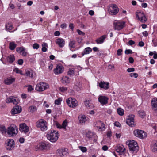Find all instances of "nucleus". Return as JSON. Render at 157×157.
Returning <instances> with one entry per match:
<instances>
[{"label":"nucleus","instance_id":"f257e3e1","mask_svg":"<svg viewBox=\"0 0 157 157\" xmlns=\"http://www.w3.org/2000/svg\"><path fill=\"white\" fill-rule=\"evenodd\" d=\"M59 136V134L57 131L53 130L50 132H48L47 135V137L50 141L54 142L58 140Z\"/></svg>","mask_w":157,"mask_h":157},{"label":"nucleus","instance_id":"f03ea898","mask_svg":"<svg viewBox=\"0 0 157 157\" xmlns=\"http://www.w3.org/2000/svg\"><path fill=\"white\" fill-rule=\"evenodd\" d=\"M47 122L43 119L39 120L36 123V125L37 128H40L41 131H45L47 129Z\"/></svg>","mask_w":157,"mask_h":157},{"label":"nucleus","instance_id":"7ed1b4c3","mask_svg":"<svg viewBox=\"0 0 157 157\" xmlns=\"http://www.w3.org/2000/svg\"><path fill=\"white\" fill-rule=\"evenodd\" d=\"M108 11L110 14L113 15H116L118 13L119 9L116 5L111 4L109 6Z\"/></svg>","mask_w":157,"mask_h":157},{"label":"nucleus","instance_id":"20e7f679","mask_svg":"<svg viewBox=\"0 0 157 157\" xmlns=\"http://www.w3.org/2000/svg\"><path fill=\"white\" fill-rule=\"evenodd\" d=\"M18 132L17 128L14 125L10 126L8 128L7 133L11 136H14L17 134Z\"/></svg>","mask_w":157,"mask_h":157},{"label":"nucleus","instance_id":"39448f33","mask_svg":"<svg viewBox=\"0 0 157 157\" xmlns=\"http://www.w3.org/2000/svg\"><path fill=\"white\" fill-rule=\"evenodd\" d=\"M49 87V85L46 83L40 82L36 85V90L38 91H43Z\"/></svg>","mask_w":157,"mask_h":157},{"label":"nucleus","instance_id":"423d86ee","mask_svg":"<svg viewBox=\"0 0 157 157\" xmlns=\"http://www.w3.org/2000/svg\"><path fill=\"white\" fill-rule=\"evenodd\" d=\"M135 136L140 139H143L146 138L147 135L144 131L139 129H136L134 131Z\"/></svg>","mask_w":157,"mask_h":157},{"label":"nucleus","instance_id":"0eeeda50","mask_svg":"<svg viewBox=\"0 0 157 157\" xmlns=\"http://www.w3.org/2000/svg\"><path fill=\"white\" fill-rule=\"evenodd\" d=\"M113 25L115 29L120 30L125 26V22L119 21H115Z\"/></svg>","mask_w":157,"mask_h":157},{"label":"nucleus","instance_id":"6e6552de","mask_svg":"<svg viewBox=\"0 0 157 157\" xmlns=\"http://www.w3.org/2000/svg\"><path fill=\"white\" fill-rule=\"evenodd\" d=\"M6 101L7 103H13L14 104L17 105L19 101L16 98L10 96L6 99Z\"/></svg>","mask_w":157,"mask_h":157},{"label":"nucleus","instance_id":"1a4fd4ad","mask_svg":"<svg viewBox=\"0 0 157 157\" xmlns=\"http://www.w3.org/2000/svg\"><path fill=\"white\" fill-rule=\"evenodd\" d=\"M134 115H130L126 120V123L130 126L133 127L135 126L134 121Z\"/></svg>","mask_w":157,"mask_h":157},{"label":"nucleus","instance_id":"9d476101","mask_svg":"<svg viewBox=\"0 0 157 157\" xmlns=\"http://www.w3.org/2000/svg\"><path fill=\"white\" fill-rule=\"evenodd\" d=\"M19 130L21 132L26 133L29 131V128L25 123H21L19 125Z\"/></svg>","mask_w":157,"mask_h":157},{"label":"nucleus","instance_id":"9b49d317","mask_svg":"<svg viewBox=\"0 0 157 157\" xmlns=\"http://www.w3.org/2000/svg\"><path fill=\"white\" fill-rule=\"evenodd\" d=\"M86 136L90 140H93L94 142H96L97 141V136L92 132H87L86 134Z\"/></svg>","mask_w":157,"mask_h":157},{"label":"nucleus","instance_id":"f8f14e48","mask_svg":"<svg viewBox=\"0 0 157 157\" xmlns=\"http://www.w3.org/2000/svg\"><path fill=\"white\" fill-rule=\"evenodd\" d=\"M98 101L102 105H104L108 103V98L106 97L100 95L98 98Z\"/></svg>","mask_w":157,"mask_h":157},{"label":"nucleus","instance_id":"ddd939ff","mask_svg":"<svg viewBox=\"0 0 157 157\" xmlns=\"http://www.w3.org/2000/svg\"><path fill=\"white\" fill-rule=\"evenodd\" d=\"M68 149L67 148H61L57 150V152L59 155L64 156L68 153Z\"/></svg>","mask_w":157,"mask_h":157},{"label":"nucleus","instance_id":"4468645a","mask_svg":"<svg viewBox=\"0 0 157 157\" xmlns=\"http://www.w3.org/2000/svg\"><path fill=\"white\" fill-rule=\"evenodd\" d=\"M109 83L104 81H101L99 83V86L101 88H103L105 90H107L109 88Z\"/></svg>","mask_w":157,"mask_h":157},{"label":"nucleus","instance_id":"2eb2a0df","mask_svg":"<svg viewBox=\"0 0 157 157\" xmlns=\"http://www.w3.org/2000/svg\"><path fill=\"white\" fill-rule=\"evenodd\" d=\"M21 111V107L18 105L16 106L13 107L11 110V113L12 114L19 113Z\"/></svg>","mask_w":157,"mask_h":157},{"label":"nucleus","instance_id":"dca6fc26","mask_svg":"<svg viewBox=\"0 0 157 157\" xmlns=\"http://www.w3.org/2000/svg\"><path fill=\"white\" fill-rule=\"evenodd\" d=\"M126 144L128 145L129 147H138L137 142L134 140L127 141Z\"/></svg>","mask_w":157,"mask_h":157},{"label":"nucleus","instance_id":"f3484780","mask_svg":"<svg viewBox=\"0 0 157 157\" xmlns=\"http://www.w3.org/2000/svg\"><path fill=\"white\" fill-rule=\"evenodd\" d=\"M88 119V118L84 115H80L78 118L79 123L82 124H84Z\"/></svg>","mask_w":157,"mask_h":157},{"label":"nucleus","instance_id":"a211bd4d","mask_svg":"<svg viewBox=\"0 0 157 157\" xmlns=\"http://www.w3.org/2000/svg\"><path fill=\"white\" fill-rule=\"evenodd\" d=\"M63 66L60 65H58L56 68L54 70L56 74H60L63 72Z\"/></svg>","mask_w":157,"mask_h":157},{"label":"nucleus","instance_id":"6ab92c4d","mask_svg":"<svg viewBox=\"0 0 157 157\" xmlns=\"http://www.w3.org/2000/svg\"><path fill=\"white\" fill-rule=\"evenodd\" d=\"M24 75L27 76L32 78L34 76V75H35V74L32 70L28 69L25 70V73Z\"/></svg>","mask_w":157,"mask_h":157},{"label":"nucleus","instance_id":"aec40b11","mask_svg":"<svg viewBox=\"0 0 157 157\" xmlns=\"http://www.w3.org/2000/svg\"><path fill=\"white\" fill-rule=\"evenodd\" d=\"M5 144L6 146L9 147H14V141L12 139L7 140L6 141Z\"/></svg>","mask_w":157,"mask_h":157},{"label":"nucleus","instance_id":"412c9836","mask_svg":"<svg viewBox=\"0 0 157 157\" xmlns=\"http://www.w3.org/2000/svg\"><path fill=\"white\" fill-rule=\"evenodd\" d=\"M56 42L60 47L62 48L64 46L65 42L63 39L58 38L56 40Z\"/></svg>","mask_w":157,"mask_h":157},{"label":"nucleus","instance_id":"4be33fe9","mask_svg":"<svg viewBox=\"0 0 157 157\" xmlns=\"http://www.w3.org/2000/svg\"><path fill=\"white\" fill-rule=\"evenodd\" d=\"M151 104L152 109L155 111L157 110V98H153L151 100Z\"/></svg>","mask_w":157,"mask_h":157},{"label":"nucleus","instance_id":"5701e85b","mask_svg":"<svg viewBox=\"0 0 157 157\" xmlns=\"http://www.w3.org/2000/svg\"><path fill=\"white\" fill-rule=\"evenodd\" d=\"M7 60L10 63H12L15 60V58L13 54L8 56L7 58Z\"/></svg>","mask_w":157,"mask_h":157},{"label":"nucleus","instance_id":"b1692460","mask_svg":"<svg viewBox=\"0 0 157 157\" xmlns=\"http://www.w3.org/2000/svg\"><path fill=\"white\" fill-rule=\"evenodd\" d=\"M116 151L119 153V155H122L125 153V148H117L116 149Z\"/></svg>","mask_w":157,"mask_h":157},{"label":"nucleus","instance_id":"393cba45","mask_svg":"<svg viewBox=\"0 0 157 157\" xmlns=\"http://www.w3.org/2000/svg\"><path fill=\"white\" fill-rule=\"evenodd\" d=\"M15 78H7L4 81L6 84L10 85L14 82Z\"/></svg>","mask_w":157,"mask_h":157},{"label":"nucleus","instance_id":"a878e982","mask_svg":"<svg viewBox=\"0 0 157 157\" xmlns=\"http://www.w3.org/2000/svg\"><path fill=\"white\" fill-rule=\"evenodd\" d=\"M70 78L67 76H63L62 78V82L63 84L69 83L70 82Z\"/></svg>","mask_w":157,"mask_h":157},{"label":"nucleus","instance_id":"bb28decb","mask_svg":"<svg viewBox=\"0 0 157 157\" xmlns=\"http://www.w3.org/2000/svg\"><path fill=\"white\" fill-rule=\"evenodd\" d=\"M106 38V36L104 35L99 38L96 40V41L98 44H101L103 42L104 40Z\"/></svg>","mask_w":157,"mask_h":157},{"label":"nucleus","instance_id":"cd10ccee","mask_svg":"<svg viewBox=\"0 0 157 157\" xmlns=\"http://www.w3.org/2000/svg\"><path fill=\"white\" fill-rule=\"evenodd\" d=\"M92 51V49L90 47H87L84 50V52L82 53V56H83L85 54H87Z\"/></svg>","mask_w":157,"mask_h":157},{"label":"nucleus","instance_id":"c85d7f7f","mask_svg":"<svg viewBox=\"0 0 157 157\" xmlns=\"http://www.w3.org/2000/svg\"><path fill=\"white\" fill-rule=\"evenodd\" d=\"M77 101L75 98H73L71 104L70 105V107L74 108L77 106Z\"/></svg>","mask_w":157,"mask_h":157},{"label":"nucleus","instance_id":"c756f323","mask_svg":"<svg viewBox=\"0 0 157 157\" xmlns=\"http://www.w3.org/2000/svg\"><path fill=\"white\" fill-rule=\"evenodd\" d=\"M144 15V13L142 11H138L136 12V17L139 20L141 17H142Z\"/></svg>","mask_w":157,"mask_h":157},{"label":"nucleus","instance_id":"7c9ffc66","mask_svg":"<svg viewBox=\"0 0 157 157\" xmlns=\"http://www.w3.org/2000/svg\"><path fill=\"white\" fill-rule=\"evenodd\" d=\"M50 146V144L48 142H41L40 143L39 147H49Z\"/></svg>","mask_w":157,"mask_h":157},{"label":"nucleus","instance_id":"2f4dec72","mask_svg":"<svg viewBox=\"0 0 157 157\" xmlns=\"http://www.w3.org/2000/svg\"><path fill=\"white\" fill-rule=\"evenodd\" d=\"M5 27L7 31H10L13 28L12 25L11 23H8L6 25Z\"/></svg>","mask_w":157,"mask_h":157},{"label":"nucleus","instance_id":"473e14b6","mask_svg":"<svg viewBox=\"0 0 157 157\" xmlns=\"http://www.w3.org/2000/svg\"><path fill=\"white\" fill-rule=\"evenodd\" d=\"M17 46V44L14 42H11L9 44V48L11 50H13Z\"/></svg>","mask_w":157,"mask_h":157},{"label":"nucleus","instance_id":"72a5a7b5","mask_svg":"<svg viewBox=\"0 0 157 157\" xmlns=\"http://www.w3.org/2000/svg\"><path fill=\"white\" fill-rule=\"evenodd\" d=\"M37 110V108L35 106L32 105L30 106L29 108V111L32 113H33Z\"/></svg>","mask_w":157,"mask_h":157},{"label":"nucleus","instance_id":"f704fd0d","mask_svg":"<svg viewBox=\"0 0 157 157\" xmlns=\"http://www.w3.org/2000/svg\"><path fill=\"white\" fill-rule=\"evenodd\" d=\"M0 131L3 134H5L6 133V131L4 126L0 125Z\"/></svg>","mask_w":157,"mask_h":157},{"label":"nucleus","instance_id":"c9c22d12","mask_svg":"<svg viewBox=\"0 0 157 157\" xmlns=\"http://www.w3.org/2000/svg\"><path fill=\"white\" fill-rule=\"evenodd\" d=\"M139 116L142 118H144L145 116V113L142 110H140L139 111Z\"/></svg>","mask_w":157,"mask_h":157},{"label":"nucleus","instance_id":"e433bc0d","mask_svg":"<svg viewBox=\"0 0 157 157\" xmlns=\"http://www.w3.org/2000/svg\"><path fill=\"white\" fill-rule=\"evenodd\" d=\"M75 41L72 40H71L69 43V46L70 48H74L75 47Z\"/></svg>","mask_w":157,"mask_h":157},{"label":"nucleus","instance_id":"4c0bfd02","mask_svg":"<svg viewBox=\"0 0 157 157\" xmlns=\"http://www.w3.org/2000/svg\"><path fill=\"white\" fill-rule=\"evenodd\" d=\"M42 50L43 52H46L47 51V47H48V45L47 43H44L42 45Z\"/></svg>","mask_w":157,"mask_h":157},{"label":"nucleus","instance_id":"58836bf2","mask_svg":"<svg viewBox=\"0 0 157 157\" xmlns=\"http://www.w3.org/2000/svg\"><path fill=\"white\" fill-rule=\"evenodd\" d=\"M85 104L86 106L88 108H90L92 106V104L89 100H86L85 101Z\"/></svg>","mask_w":157,"mask_h":157},{"label":"nucleus","instance_id":"ea45409f","mask_svg":"<svg viewBox=\"0 0 157 157\" xmlns=\"http://www.w3.org/2000/svg\"><path fill=\"white\" fill-rule=\"evenodd\" d=\"M117 113L120 116H123L124 114V110L121 108H119L117 109Z\"/></svg>","mask_w":157,"mask_h":157},{"label":"nucleus","instance_id":"a19ab883","mask_svg":"<svg viewBox=\"0 0 157 157\" xmlns=\"http://www.w3.org/2000/svg\"><path fill=\"white\" fill-rule=\"evenodd\" d=\"M139 148H129L130 151L132 153H136L138 151Z\"/></svg>","mask_w":157,"mask_h":157},{"label":"nucleus","instance_id":"79ce46f5","mask_svg":"<svg viewBox=\"0 0 157 157\" xmlns=\"http://www.w3.org/2000/svg\"><path fill=\"white\" fill-rule=\"evenodd\" d=\"M25 50V49L23 47H18L16 48V51L19 53H21Z\"/></svg>","mask_w":157,"mask_h":157},{"label":"nucleus","instance_id":"37998d69","mask_svg":"<svg viewBox=\"0 0 157 157\" xmlns=\"http://www.w3.org/2000/svg\"><path fill=\"white\" fill-rule=\"evenodd\" d=\"M62 101V98H59L55 100V103L56 105H59L60 104V102Z\"/></svg>","mask_w":157,"mask_h":157},{"label":"nucleus","instance_id":"c03bdc74","mask_svg":"<svg viewBox=\"0 0 157 157\" xmlns=\"http://www.w3.org/2000/svg\"><path fill=\"white\" fill-rule=\"evenodd\" d=\"M151 146L153 147H157V140H154L152 141Z\"/></svg>","mask_w":157,"mask_h":157},{"label":"nucleus","instance_id":"a18cd8bd","mask_svg":"<svg viewBox=\"0 0 157 157\" xmlns=\"http://www.w3.org/2000/svg\"><path fill=\"white\" fill-rule=\"evenodd\" d=\"M139 20L142 22L144 23L147 21V19L144 15V16H143L142 17H141Z\"/></svg>","mask_w":157,"mask_h":157},{"label":"nucleus","instance_id":"49530a36","mask_svg":"<svg viewBox=\"0 0 157 157\" xmlns=\"http://www.w3.org/2000/svg\"><path fill=\"white\" fill-rule=\"evenodd\" d=\"M62 128L65 129L67 125V121L66 120H65L62 124Z\"/></svg>","mask_w":157,"mask_h":157},{"label":"nucleus","instance_id":"de8ad7c7","mask_svg":"<svg viewBox=\"0 0 157 157\" xmlns=\"http://www.w3.org/2000/svg\"><path fill=\"white\" fill-rule=\"evenodd\" d=\"M72 98H69L66 101L67 103V104L68 106L70 107V105H71V102Z\"/></svg>","mask_w":157,"mask_h":157},{"label":"nucleus","instance_id":"09e8293b","mask_svg":"<svg viewBox=\"0 0 157 157\" xmlns=\"http://www.w3.org/2000/svg\"><path fill=\"white\" fill-rule=\"evenodd\" d=\"M59 90L61 92H64L67 90V87H60L59 89Z\"/></svg>","mask_w":157,"mask_h":157},{"label":"nucleus","instance_id":"8fccbe9b","mask_svg":"<svg viewBox=\"0 0 157 157\" xmlns=\"http://www.w3.org/2000/svg\"><path fill=\"white\" fill-rule=\"evenodd\" d=\"M129 75L131 77H132L133 76L135 78H137L138 76V74L135 73H131Z\"/></svg>","mask_w":157,"mask_h":157},{"label":"nucleus","instance_id":"3c124183","mask_svg":"<svg viewBox=\"0 0 157 157\" xmlns=\"http://www.w3.org/2000/svg\"><path fill=\"white\" fill-rule=\"evenodd\" d=\"M68 74L70 76L74 75V71L73 70H70L68 71Z\"/></svg>","mask_w":157,"mask_h":157},{"label":"nucleus","instance_id":"603ef678","mask_svg":"<svg viewBox=\"0 0 157 157\" xmlns=\"http://www.w3.org/2000/svg\"><path fill=\"white\" fill-rule=\"evenodd\" d=\"M125 53L126 54H132V52L131 50L126 49L125 51Z\"/></svg>","mask_w":157,"mask_h":157},{"label":"nucleus","instance_id":"864d4df0","mask_svg":"<svg viewBox=\"0 0 157 157\" xmlns=\"http://www.w3.org/2000/svg\"><path fill=\"white\" fill-rule=\"evenodd\" d=\"M33 48L34 49H38L39 47V45L37 43H35L33 45Z\"/></svg>","mask_w":157,"mask_h":157},{"label":"nucleus","instance_id":"5fc2aeb1","mask_svg":"<svg viewBox=\"0 0 157 157\" xmlns=\"http://www.w3.org/2000/svg\"><path fill=\"white\" fill-rule=\"evenodd\" d=\"M26 86L28 87V91L29 92H30L33 90L32 86L31 85H29Z\"/></svg>","mask_w":157,"mask_h":157},{"label":"nucleus","instance_id":"6e6d98bb","mask_svg":"<svg viewBox=\"0 0 157 157\" xmlns=\"http://www.w3.org/2000/svg\"><path fill=\"white\" fill-rule=\"evenodd\" d=\"M123 51L122 49H119L117 50V54L118 56H121L122 55V52Z\"/></svg>","mask_w":157,"mask_h":157},{"label":"nucleus","instance_id":"4d7b16f0","mask_svg":"<svg viewBox=\"0 0 157 157\" xmlns=\"http://www.w3.org/2000/svg\"><path fill=\"white\" fill-rule=\"evenodd\" d=\"M77 31L78 34L80 35L84 36L85 35V33L84 32L81 31L80 30L78 29Z\"/></svg>","mask_w":157,"mask_h":157},{"label":"nucleus","instance_id":"13d9d810","mask_svg":"<svg viewBox=\"0 0 157 157\" xmlns=\"http://www.w3.org/2000/svg\"><path fill=\"white\" fill-rule=\"evenodd\" d=\"M127 71L128 72H133L135 71V69L134 68H128L127 69Z\"/></svg>","mask_w":157,"mask_h":157},{"label":"nucleus","instance_id":"bf43d9fd","mask_svg":"<svg viewBox=\"0 0 157 157\" xmlns=\"http://www.w3.org/2000/svg\"><path fill=\"white\" fill-rule=\"evenodd\" d=\"M23 63V61L22 59H20L18 60V63L20 65L22 64Z\"/></svg>","mask_w":157,"mask_h":157},{"label":"nucleus","instance_id":"052dcab7","mask_svg":"<svg viewBox=\"0 0 157 157\" xmlns=\"http://www.w3.org/2000/svg\"><path fill=\"white\" fill-rule=\"evenodd\" d=\"M129 62L130 63H132L134 62V59L132 57H130L129 58Z\"/></svg>","mask_w":157,"mask_h":157},{"label":"nucleus","instance_id":"680f3d73","mask_svg":"<svg viewBox=\"0 0 157 157\" xmlns=\"http://www.w3.org/2000/svg\"><path fill=\"white\" fill-rule=\"evenodd\" d=\"M135 43V42L132 40H130L128 42V44L131 45L134 44Z\"/></svg>","mask_w":157,"mask_h":157},{"label":"nucleus","instance_id":"e2e57ef3","mask_svg":"<svg viewBox=\"0 0 157 157\" xmlns=\"http://www.w3.org/2000/svg\"><path fill=\"white\" fill-rule=\"evenodd\" d=\"M80 150L83 152H86L87 151L86 148H79Z\"/></svg>","mask_w":157,"mask_h":157},{"label":"nucleus","instance_id":"0e129e2a","mask_svg":"<svg viewBox=\"0 0 157 157\" xmlns=\"http://www.w3.org/2000/svg\"><path fill=\"white\" fill-rule=\"evenodd\" d=\"M15 72L17 73H19L20 71V70H19L18 68H15L13 70Z\"/></svg>","mask_w":157,"mask_h":157},{"label":"nucleus","instance_id":"69168bd1","mask_svg":"<svg viewBox=\"0 0 157 157\" xmlns=\"http://www.w3.org/2000/svg\"><path fill=\"white\" fill-rule=\"evenodd\" d=\"M69 27L71 29L73 30L74 28V24L73 23H70Z\"/></svg>","mask_w":157,"mask_h":157},{"label":"nucleus","instance_id":"338daca9","mask_svg":"<svg viewBox=\"0 0 157 157\" xmlns=\"http://www.w3.org/2000/svg\"><path fill=\"white\" fill-rule=\"evenodd\" d=\"M152 151L154 152H157V148H151Z\"/></svg>","mask_w":157,"mask_h":157},{"label":"nucleus","instance_id":"774afa93","mask_svg":"<svg viewBox=\"0 0 157 157\" xmlns=\"http://www.w3.org/2000/svg\"><path fill=\"white\" fill-rule=\"evenodd\" d=\"M54 35L56 36H58L60 35V33L59 31H56L54 33Z\"/></svg>","mask_w":157,"mask_h":157}]
</instances>
